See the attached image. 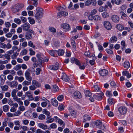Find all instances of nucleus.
I'll list each match as a JSON object with an SVG mask.
<instances>
[{
	"label": "nucleus",
	"instance_id": "obj_1",
	"mask_svg": "<svg viewBox=\"0 0 133 133\" xmlns=\"http://www.w3.org/2000/svg\"><path fill=\"white\" fill-rule=\"evenodd\" d=\"M36 57L37 58V59L36 62V64L38 65H40L42 64L43 61L45 62H48V59H46L44 60L43 57V56L41 54H38L36 55Z\"/></svg>",
	"mask_w": 133,
	"mask_h": 133
},
{
	"label": "nucleus",
	"instance_id": "obj_2",
	"mask_svg": "<svg viewBox=\"0 0 133 133\" xmlns=\"http://www.w3.org/2000/svg\"><path fill=\"white\" fill-rule=\"evenodd\" d=\"M23 4L21 3H17L14 5L12 8V10L15 12L18 11L23 7Z\"/></svg>",
	"mask_w": 133,
	"mask_h": 133
},
{
	"label": "nucleus",
	"instance_id": "obj_3",
	"mask_svg": "<svg viewBox=\"0 0 133 133\" xmlns=\"http://www.w3.org/2000/svg\"><path fill=\"white\" fill-rule=\"evenodd\" d=\"M37 12L35 15V18L37 19H39L42 17L43 15V9L41 8H37L36 9Z\"/></svg>",
	"mask_w": 133,
	"mask_h": 133
},
{
	"label": "nucleus",
	"instance_id": "obj_4",
	"mask_svg": "<svg viewBox=\"0 0 133 133\" xmlns=\"http://www.w3.org/2000/svg\"><path fill=\"white\" fill-rule=\"evenodd\" d=\"M95 124L101 129L103 130L106 129V127L104 125L102 124V121L100 120L96 121L95 122Z\"/></svg>",
	"mask_w": 133,
	"mask_h": 133
},
{
	"label": "nucleus",
	"instance_id": "obj_5",
	"mask_svg": "<svg viewBox=\"0 0 133 133\" xmlns=\"http://www.w3.org/2000/svg\"><path fill=\"white\" fill-rule=\"evenodd\" d=\"M34 31L31 30H29L25 34V37L28 40L32 38V35H34Z\"/></svg>",
	"mask_w": 133,
	"mask_h": 133
},
{
	"label": "nucleus",
	"instance_id": "obj_6",
	"mask_svg": "<svg viewBox=\"0 0 133 133\" xmlns=\"http://www.w3.org/2000/svg\"><path fill=\"white\" fill-rule=\"evenodd\" d=\"M103 95V93L102 91H99V92L95 94L94 95V97L95 99L99 100L102 99V97Z\"/></svg>",
	"mask_w": 133,
	"mask_h": 133
},
{
	"label": "nucleus",
	"instance_id": "obj_7",
	"mask_svg": "<svg viewBox=\"0 0 133 133\" xmlns=\"http://www.w3.org/2000/svg\"><path fill=\"white\" fill-rule=\"evenodd\" d=\"M118 110L121 114L122 115H124L126 113L127 109L124 107H121L118 108Z\"/></svg>",
	"mask_w": 133,
	"mask_h": 133
},
{
	"label": "nucleus",
	"instance_id": "obj_8",
	"mask_svg": "<svg viewBox=\"0 0 133 133\" xmlns=\"http://www.w3.org/2000/svg\"><path fill=\"white\" fill-rule=\"evenodd\" d=\"M25 76L27 80L31 81L32 80V77L31 76V74L28 70L26 71L25 73Z\"/></svg>",
	"mask_w": 133,
	"mask_h": 133
},
{
	"label": "nucleus",
	"instance_id": "obj_9",
	"mask_svg": "<svg viewBox=\"0 0 133 133\" xmlns=\"http://www.w3.org/2000/svg\"><path fill=\"white\" fill-rule=\"evenodd\" d=\"M103 24L104 27L107 30H110L111 28V24L109 21H104Z\"/></svg>",
	"mask_w": 133,
	"mask_h": 133
},
{
	"label": "nucleus",
	"instance_id": "obj_10",
	"mask_svg": "<svg viewBox=\"0 0 133 133\" xmlns=\"http://www.w3.org/2000/svg\"><path fill=\"white\" fill-rule=\"evenodd\" d=\"M73 97L75 98H80L82 97L81 93L78 91H75L73 94Z\"/></svg>",
	"mask_w": 133,
	"mask_h": 133
},
{
	"label": "nucleus",
	"instance_id": "obj_11",
	"mask_svg": "<svg viewBox=\"0 0 133 133\" xmlns=\"http://www.w3.org/2000/svg\"><path fill=\"white\" fill-rule=\"evenodd\" d=\"M108 73V71L105 69H102L99 71V74L102 76L107 75Z\"/></svg>",
	"mask_w": 133,
	"mask_h": 133
},
{
	"label": "nucleus",
	"instance_id": "obj_12",
	"mask_svg": "<svg viewBox=\"0 0 133 133\" xmlns=\"http://www.w3.org/2000/svg\"><path fill=\"white\" fill-rule=\"evenodd\" d=\"M111 19L114 22L117 23L119 21V18L118 16L114 15L111 16Z\"/></svg>",
	"mask_w": 133,
	"mask_h": 133
},
{
	"label": "nucleus",
	"instance_id": "obj_13",
	"mask_svg": "<svg viewBox=\"0 0 133 133\" xmlns=\"http://www.w3.org/2000/svg\"><path fill=\"white\" fill-rule=\"evenodd\" d=\"M22 27L24 30L27 31L30 28V25L29 23H26L24 24Z\"/></svg>",
	"mask_w": 133,
	"mask_h": 133
},
{
	"label": "nucleus",
	"instance_id": "obj_14",
	"mask_svg": "<svg viewBox=\"0 0 133 133\" xmlns=\"http://www.w3.org/2000/svg\"><path fill=\"white\" fill-rule=\"evenodd\" d=\"M68 13L67 12L65 11H62L59 12L58 13L57 16L59 18L61 17L62 16H65L68 15Z\"/></svg>",
	"mask_w": 133,
	"mask_h": 133
},
{
	"label": "nucleus",
	"instance_id": "obj_15",
	"mask_svg": "<svg viewBox=\"0 0 133 133\" xmlns=\"http://www.w3.org/2000/svg\"><path fill=\"white\" fill-rule=\"evenodd\" d=\"M59 64L58 63H56V64L54 65L50 66L49 67V69L51 70H57L59 68Z\"/></svg>",
	"mask_w": 133,
	"mask_h": 133
},
{
	"label": "nucleus",
	"instance_id": "obj_16",
	"mask_svg": "<svg viewBox=\"0 0 133 133\" xmlns=\"http://www.w3.org/2000/svg\"><path fill=\"white\" fill-rule=\"evenodd\" d=\"M51 103L54 106L57 107L58 105V102L56 99L52 98L51 99Z\"/></svg>",
	"mask_w": 133,
	"mask_h": 133
},
{
	"label": "nucleus",
	"instance_id": "obj_17",
	"mask_svg": "<svg viewBox=\"0 0 133 133\" xmlns=\"http://www.w3.org/2000/svg\"><path fill=\"white\" fill-rule=\"evenodd\" d=\"M32 85L36 86L37 87L39 88L41 87V84L38 81L35 80H33L32 82Z\"/></svg>",
	"mask_w": 133,
	"mask_h": 133
},
{
	"label": "nucleus",
	"instance_id": "obj_18",
	"mask_svg": "<svg viewBox=\"0 0 133 133\" xmlns=\"http://www.w3.org/2000/svg\"><path fill=\"white\" fill-rule=\"evenodd\" d=\"M61 79L66 82L68 81L69 80V77L65 73H63Z\"/></svg>",
	"mask_w": 133,
	"mask_h": 133
},
{
	"label": "nucleus",
	"instance_id": "obj_19",
	"mask_svg": "<svg viewBox=\"0 0 133 133\" xmlns=\"http://www.w3.org/2000/svg\"><path fill=\"white\" fill-rule=\"evenodd\" d=\"M38 125L39 128L44 130L47 129L48 128L47 125L46 124H44L43 123H39Z\"/></svg>",
	"mask_w": 133,
	"mask_h": 133
},
{
	"label": "nucleus",
	"instance_id": "obj_20",
	"mask_svg": "<svg viewBox=\"0 0 133 133\" xmlns=\"http://www.w3.org/2000/svg\"><path fill=\"white\" fill-rule=\"evenodd\" d=\"M51 116H47L46 118V122L47 123H51L53 122L54 121V119L51 118Z\"/></svg>",
	"mask_w": 133,
	"mask_h": 133
},
{
	"label": "nucleus",
	"instance_id": "obj_21",
	"mask_svg": "<svg viewBox=\"0 0 133 133\" xmlns=\"http://www.w3.org/2000/svg\"><path fill=\"white\" fill-rule=\"evenodd\" d=\"M61 26L62 28L66 30L69 29L70 28L69 25L66 23L62 24Z\"/></svg>",
	"mask_w": 133,
	"mask_h": 133
},
{
	"label": "nucleus",
	"instance_id": "obj_22",
	"mask_svg": "<svg viewBox=\"0 0 133 133\" xmlns=\"http://www.w3.org/2000/svg\"><path fill=\"white\" fill-rule=\"evenodd\" d=\"M9 84L10 87L12 88L16 86L18 84V83L16 81H14L10 82Z\"/></svg>",
	"mask_w": 133,
	"mask_h": 133
},
{
	"label": "nucleus",
	"instance_id": "obj_23",
	"mask_svg": "<svg viewBox=\"0 0 133 133\" xmlns=\"http://www.w3.org/2000/svg\"><path fill=\"white\" fill-rule=\"evenodd\" d=\"M74 61L76 64L78 65H79L80 62L78 60L75 59L74 57L72 58L71 59V62L73 63Z\"/></svg>",
	"mask_w": 133,
	"mask_h": 133
},
{
	"label": "nucleus",
	"instance_id": "obj_24",
	"mask_svg": "<svg viewBox=\"0 0 133 133\" xmlns=\"http://www.w3.org/2000/svg\"><path fill=\"white\" fill-rule=\"evenodd\" d=\"M83 122H85L90 119V117L88 115H85L83 116Z\"/></svg>",
	"mask_w": 133,
	"mask_h": 133
},
{
	"label": "nucleus",
	"instance_id": "obj_25",
	"mask_svg": "<svg viewBox=\"0 0 133 133\" xmlns=\"http://www.w3.org/2000/svg\"><path fill=\"white\" fill-rule=\"evenodd\" d=\"M25 95L29 99L33 98V97L32 94L29 91L26 92L25 93Z\"/></svg>",
	"mask_w": 133,
	"mask_h": 133
},
{
	"label": "nucleus",
	"instance_id": "obj_26",
	"mask_svg": "<svg viewBox=\"0 0 133 133\" xmlns=\"http://www.w3.org/2000/svg\"><path fill=\"white\" fill-rule=\"evenodd\" d=\"M0 87L1 88L2 90L4 91H7L9 88L8 86L6 85L3 86L1 85Z\"/></svg>",
	"mask_w": 133,
	"mask_h": 133
},
{
	"label": "nucleus",
	"instance_id": "obj_27",
	"mask_svg": "<svg viewBox=\"0 0 133 133\" xmlns=\"http://www.w3.org/2000/svg\"><path fill=\"white\" fill-rule=\"evenodd\" d=\"M116 28L119 31H122L124 29V27L122 25L118 24L116 26Z\"/></svg>",
	"mask_w": 133,
	"mask_h": 133
},
{
	"label": "nucleus",
	"instance_id": "obj_28",
	"mask_svg": "<svg viewBox=\"0 0 133 133\" xmlns=\"http://www.w3.org/2000/svg\"><path fill=\"white\" fill-rule=\"evenodd\" d=\"M124 66L126 69L129 68L130 66L129 62L128 61H125L124 63Z\"/></svg>",
	"mask_w": 133,
	"mask_h": 133
},
{
	"label": "nucleus",
	"instance_id": "obj_29",
	"mask_svg": "<svg viewBox=\"0 0 133 133\" xmlns=\"http://www.w3.org/2000/svg\"><path fill=\"white\" fill-rule=\"evenodd\" d=\"M21 68V65L20 64H18L14 67L13 69L16 71L20 70Z\"/></svg>",
	"mask_w": 133,
	"mask_h": 133
},
{
	"label": "nucleus",
	"instance_id": "obj_30",
	"mask_svg": "<svg viewBox=\"0 0 133 133\" xmlns=\"http://www.w3.org/2000/svg\"><path fill=\"white\" fill-rule=\"evenodd\" d=\"M57 51L55 50H51L49 51V53L51 56H55V54L57 53Z\"/></svg>",
	"mask_w": 133,
	"mask_h": 133
},
{
	"label": "nucleus",
	"instance_id": "obj_31",
	"mask_svg": "<svg viewBox=\"0 0 133 133\" xmlns=\"http://www.w3.org/2000/svg\"><path fill=\"white\" fill-rule=\"evenodd\" d=\"M28 19L29 22L30 24H33L35 23V21L32 18L29 17L28 18Z\"/></svg>",
	"mask_w": 133,
	"mask_h": 133
},
{
	"label": "nucleus",
	"instance_id": "obj_32",
	"mask_svg": "<svg viewBox=\"0 0 133 133\" xmlns=\"http://www.w3.org/2000/svg\"><path fill=\"white\" fill-rule=\"evenodd\" d=\"M9 108V106L8 105H5L3 107V110L4 112L8 111Z\"/></svg>",
	"mask_w": 133,
	"mask_h": 133
},
{
	"label": "nucleus",
	"instance_id": "obj_33",
	"mask_svg": "<svg viewBox=\"0 0 133 133\" xmlns=\"http://www.w3.org/2000/svg\"><path fill=\"white\" fill-rule=\"evenodd\" d=\"M58 55L59 56H62L64 53V50L61 49L57 51Z\"/></svg>",
	"mask_w": 133,
	"mask_h": 133
},
{
	"label": "nucleus",
	"instance_id": "obj_34",
	"mask_svg": "<svg viewBox=\"0 0 133 133\" xmlns=\"http://www.w3.org/2000/svg\"><path fill=\"white\" fill-rule=\"evenodd\" d=\"M101 17L98 15H96L94 16V19L96 21H98L101 19Z\"/></svg>",
	"mask_w": 133,
	"mask_h": 133
},
{
	"label": "nucleus",
	"instance_id": "obj_35",
	"mask_svg": "<svg viewBox=\"0 0 133 133\" xmlns=\"http://www.w3.org/2000/svg\"><path fill=\"white\" fill-rule=\"evenodd\" d=\"M85 93V96L87 97L90 96L91 95V93L89 90H86Z\"/></svg>",
	"mask_w": 133,
	"mask_h": 133
},
{
	"label": "nucleus",
	"instance_id": "obj_36",
	"mask_svg": "<svg viewBox=\"0 0 133 133\" xmlns=\"http://www.w3.org/2000/svg\"><path fill=\"white\" fill-rule=\"evenodd\" d=\"M43 114H45V115L48 116H50V112L47 111L46 109H44L43 110Z\"/></svg>",
	"mask_w": 133,
	"mask_h": 133
},
{
	"label": "nucleus",
	"instance_id": "obj_37",
	"mask_svg": "<svg viewBox=\"0 0 133 133\" xmlns=\"http://www.w3.org/2000/svg\"><path fill=\"white\" fill-rule=\"evenodd\" d=\"M17 92V90L16 89H14L12 90L11 92V96L13 97L16 96V93Z\"/></svg>",
	"mask_w": 133,
	"mask_h": 133
},
{
	"label": "nucleus",
	"instance_id": "obj_38",
	"mask_svg": "<svg viewBox=\"0 0 133 133\" xmlns=\"http://www.w3.org/2000/svg\"><path fill=\"white\" fill-rule=\"evenodd\" d=\"M102 16L104 18H107L109 16V14L107 12H104L102 13Z\"/></svg>",
	"mask_w": 133,
	"mask_h": 133
},
{
	"label": "nucleus",
	"instance_id": "obj_39",
	"mask_svg": "<svg viewBox=\"0 0 133 133\" xmlns=\"http://www.w3.org/2000/svg\"><path fill=\"white\" fill-rule=\"evenodd\" d=\"M39 96H36L34 98L33 97L32 98H30V99L31 101L34 100L35 101L37 102L39 100Z\"/></svg>",
	"mask_w": 133,
	"mask_h": 133
},
{
	"label": "nucleus",
	"instance_id": "obj_40",
	"mask_svg": "<svg viewBox=\"0 0 133 133\" xmlns=\"http://www.w3.org/2000/svg\"><path fill=\"white\" fill-rule=\"evenodd\" d=\"M106 10V9L104 7L102 6H100L98 9V10L99 12H101L103 11H105Z\"/></svg>",
	"mask_w": 133,
	"mask_h": 133
},
{
	"label": "nucleus",
	"instance_id": "obj_41",
	"mask_svg": "<svg viewBox=\"0 0 133 133\" xmlns=\"http://www.w3.org/2000/svg\"><path fill=\"white\" fill-rule=\"evenodd\" d=\"M45 118V116L42 114H40L38 116V118L40 120H43Z\"/></svg>",
	"mask_w": 133,
	"mask_h": 133
},
{
	"label": "nucleus",
	"instance_id": "obj_42",
	"mask_svg": "<svg viewBox=\"0 0 133 133\" xmlns=\"http://www.w3.org/2000/svg\"><path fill=\"white\" fill-rule=\"evenodd\" d=\"M14 22L17 24H20L21 23V20L18 18H15L14 20Z\"/></svg>",
	"mask_w": 133,
	"mask_h": 133
},
{
	"label": "nucleus",
	"instance_id": "obj_43",
	"mask_svg": "<svg viewBox=\"0 0 133 133\" xmlns=\"http://www.w3.org/2000/svg\"><path fill=\"white\" fill-rule=\"evenodd\" d=\"M37 106V104L34 103H31L30 104V106L32 109L35 108Z\"/></svg>",
	"mask_w": 133,
	"mask_h": 133
},
{
	"label": "nucleus",
	"instance_id": "obj_44",
	"mask_svg": "<svg viewBox=\"0 0 133 133\" xmlns=\"http://www.w3.org/2000/svg\"><path fill=\"white\" fill-rule=\"evenodd\" d=\"M71 44L72 46V48L73 49L75 50H76V46L75 44V41L74 40L72 41L71 42Z\"/></svg>",
	"mask_w": 133,
	"mask_h": 133
},
{
	"label": "nucleus",
	"instance_id": "obj_45",
	"mask_svg": "<svg viewBox=\"0 0 133 133\" xmlns=\"http://www.w3.org/2000/svg\"><path fill=\"white\" fill-rule=\"evenodd\" d=\"M28 45L29 46L31 47L34 48H35V46L33 45L32 42L31 41H30L28 43Z\"/></svg>",
	"mask_w": 133,
	"mask_h": 133
},
{
	"label": "nucleus",
	"instance_id": "obj_46",
	"mask_svg": "<svg viewBox=\"0 0 133 133\" xmlns=\"http://www.w3.org/2000/svg\"><path fill=\"white\" fill-rule=\"evenodd\" d=\"M108 102L109 104H112L115 103V102L113 99L111 98H109L108 99Z\"/></svg>",
	"mask_w": 133,
	"mask_h": 133
},
{
	"label": "nucleus",
	"instance_id": "obj_47",
	"mask_svg": "<svg viewBox=\"0 0 133 133\" xmlns=\"http://www.w3.org/2000/svg\"><path fill=\"white\" fill-rule=\"evenodd\" d=\"M59 124L62 125V127L65 126V124L63 121L61 119H59L58 121Z\"/></svg>",
	"mask_w": 133,
	"mask_h": 133
},
{
	"label": "nucleus",
	"instance_id": "obj_48",
	"mask_svg": "<svg viewBox=\"0 0 133 133\" xmlns=\"http://www.w3.org/2000/svg\"><path fill=\"white\" fill-rule=\"evenodd\" d=\"M30 84V82L26 81H25L22 83V85H23L25 86V85H29Z\"/></svg>",
	"mask_w": 133,
	"mask_h": 133
},
{
	"label": "nucleus",
	"instance_id": "obj_49",
	"mask_svg": "<svg viewBox=\"0 0 133 133\" xmlns=\"http://www.w3.org/2000/svg\"><path fill=\"white\" fill-rule=\"evenodd\" d=\"M56 124L55 123H53L51 124L50 125V127L52 129H55L57 128Z\"/></svg>",
	"mask_w": 133,
	"mask_h": 133
},
{
	"label": "nucleus",
	"instance_id": "obj_50",
	"mask_svg": "<svg viewBox=\"0 0 133 133\" xmlns=\"http://www.w3.org/2000/svg\"><path fill=\"white\" fill-rule=\"evenodd\" d=\"M29 51H30V55L31 56L34 55L35 54V51H34L31 48H30L29 49Z\"/></svg>",
	"mask_w": 133,
	"mask_h": 133
},
{
	"label": "nucleus",
	"instance_id": "obj_51",
	"mask_svg": "<svg viewBox=\"0 0 133 133\" xmlns=\"http://www.w3.org/2000/svg\"><path fill=\"white\" fill-rule=\"evenodd\" d=\"M18 53H17L16 52L14 53L11 56V58L12 59H16L17 56L18 55Z\"/></svg>",
	"mask_w": 133,
	"mask_h": 133
},
{
	"label": "nucleus",
	"instance_id": "obj_52",
	"mask_svg": "<svg viewBox=\"0 0 133 133\" xmlns=\"http://www.w3.org/2000/svg\"><path fill=\"white\" fill-rule=\"evenodd\" d=\"M53 90L55 92L58 91L59 90L58 87L56 85H53Z\"/></svg>",
	"mask_w": 133,
	"mask_h": 133
},
{
	"label": "nucleus",
	"instance_id": "obj_53",
	"mask_svg": "<svg viewBox=\"0 0 133 133\" xmlns=\"http://www.w3.org/2000/svg\"><path fill=\"white\" fill-rule=\"evenodd\" d=\"M49 29V30L52 32L54 33L56 32V30L54 28L52 27L50 28Z\"/></svg>",
	"mask_w": 133,
	"mask_h": 133
},
{
	"label": "nucleus",
	"instance_id": "obj_54",
	"mask_svg": "<svg viewBox=\"0 0 133 133\" xmlns=\"http://www.w3.org/2000/svg\"><path fill=\"white\" fill-rule=\"evenodd\" d=\"M21 112L19 110H18L16 112H15L13 114L14 116H18L21 114Z\"/></svg>",
	"mask_w": 133,
	"mask_h": 133
},
{
	"label": "nucleus",
	"instance_id": "obj_55",
	"mask_svg": "<svg viewBox=\"0 0 133 133\" xmlns=\"http://www.w3.org/2000/svg\"><path fill=\"white\" fill-rule=\"evenodd\" d=\"M71 115L73 117H75L76 114V111L74 110H72L70 112Z\"/></svg>",
	"mask_w": 133,
	"mask_h": 133
},
{
	"label": "nucleus",
	"instance_id": "obj_56",
	"mask_svg": "<svg viewBox=\"0 0 133 133\" xmlns=\"http://www.w3.org/2000/svg\"><path fill=\"white\" fill-rule=\"evenodd\" d=\"M7 78L9 80L11 81L13 79L14 77L12 75H9L7 76Z\"/></svg>",
	"mask_w": 133,
	"mask_h": 133
},
{
	"label": "nucleus",
	"instance_id": "obj_57",
	"mask_svg": "<svg viewBox=\"0 0 133 133\" xmlns=\"http://www.w3.org/2000/svg\"><path fill=\"white\" fill-rule=\"evenodd\" d=\"M17 75L19 76L22 75L23 74V72L21 70H19L17 72Z\"/></svg>",
	"mask_w": 133,
	"mask_h": 133
},
{
	"label": "nucleus",
	"instance_id": "obj_58",
	"mask_svg": "<svg viewBox=\"0 0 133 133\" xmlns=\"http://www.w3.org/2000/svg\"><path fill=\"white\" fill-rule=\"evenodd\" d=\"M120 14L121 15L122 17H127V15L123 11H121L120 12Z\"/></svg>",
	"mask_w": 133,
	"mask_h": 133
},
{
	"label": "nucleus",
	"instance_id": "obj_59",
	"mask_svg": "<svg viewBox=\"0 0 133 133\" xmlns=\"http://www.w3.org/2000/svg\"><path fill=\"white\" fill-rule=\"evenodd\" d=\"M27 51L26 49L23 50L21 52V55H24L27 54Z\"/></svg>",
	"mask_w": 133,
	"mask_h": 133
},
{
	"label": "nucleus",
	"instance_id": "obj_60",
	"mask_svg": "<svg viewBox=\"0 0 133 133\" xmlns=\"http://www.w3.org/2000/svg\"><path fill=\"white\" fill-rule=\"evenodd\" d=\"M117 40V38L115 36L112 37L110 38V41L111 42L116 41Z\"/></svg>",
	"mask_w": 133,
	"mask_h": 133
},
{
	"label": "nucleus",
	"instance_id": "obj_61",
	"mask_svg": "<svg viewBox=\"0 0 133 133\" xmlns=\"http://www.w3.org/2000/svg\"><path fill=\"white\" fill-rule=\"evenodd\" d=\"M94 87L95 89V91L98 92H99V91H99V88L98 85H94Z\"/></svg>",
	"mask_w": 133,
	"mask_h": 133
},
{
	"label": "nucleus",
	"instance_id": "obj_62",
	"mask_svg": "<svg viewBox=\"0 0 133 133\" xmlns=\"http://www.w3.org/2000/svg\"><path fill=\"white\" fill-rule=\"evenodd\" d=\"M13 99L14 101H16L17 102H18L21 100L20 98H19L17 96H16L13 97Z\"/></svg>",
	"mask_w": 133,
	"mask_h": 133
},
{
	"label": "nucleus",
	"instance_id": "obj_63",
	"mask_svg": "<svg viewBox=\"0 0 133 133\" xmlns=\"http://www.w3.org/2000/svg\"><path fill=\"white\" fill-rule=\"evenodd\" d=\"M97 12V10L95 9L92 10L91 11L90 14L91 15H94Z\"/></svg>",
	"mask_w": 133,
	"mask_h": 133
},
{
	"label": "nucleus",
	"instance_id": "obj_64",
	"mask_svg": "<svg viewBox=\"0 0 133 133\" xmlns=\"http://www.w3.org/2000/svg\"><path fill=\"white\" fill-rule=\"evenodd\" d=\"M10 71L8 69L4 70L3 71V74L4 75H7L10 73Z\"/></svg>",
	"mask_w": 133,
	"mask_h": 133
}]
</instances>
